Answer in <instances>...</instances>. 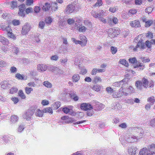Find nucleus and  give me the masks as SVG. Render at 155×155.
<instances>
[{
    "instance_id": "obj_10",
    "label": "nucleus",
    "mask_w": 155,
    "mask_h": 155,
    "mask_svg": "<svg viewBox=\"0 0 155 155\" xmlns=\"http://www.w3.org/2000/svg\"><path fill=\"white\" fill-rule=\"evenodd\" d=\"M76 7L74 4L68 5L66 8L65 10L67 13L70 14L75 11Z\"/></svg>"
},
{
    "instance_id": "obj_49",
    "label": "nucleus",
    "mask_w": 155,
    "mask_h": 155,
    "mask_svg": "<svg viewBox=\"0 0 155 155\" xmlns=\"http://www.w3.org/2000/svg\"><path fill=\"white\" fill-rule=\"evenodd\" d=\"M25 90L26 93L27 94H30L31 91H33V89L31 87H25Z\"/></svg>"
},
{
    "instance_id": "obj_51",
    "label": "nucleus",
    "mask_w": 155,
    "mask_h": 155,
    "mask_svg": "<svg viewBox=\"0 0 155 155\" xmlns=\"http://www.w3.org/2000/svg\"><path fill=\"white\" fill-rule=\"evenodd\" d=\"M24 129V126L23 125L20 124L18 127L17 131L18 132H21Z\"/></svg>"
},
{
    "instance_id": "obj_8",
    "label": "nucleus",
    "mask_w": 155,
    "mask_h": 155,
    "mask_svg": "<svg viewBox=\"0 0 155 155\" xmlns=\"http://www.w3.org/2000/svg\"><path fill=\"white\" fill-rule=\"evenodd\" d=\"M91 13V15L95 18L100 19L102 17L105 15V12L104 11L101 10L99 12L95 11H92Z\"/></svg>"
},
{
    "instance_id": "obj_20",
    "label": "nucleus",
    "mask_w": 155,
    "mask_h": 155,
    "mask_svg": "<svg viewBox=\"0 0 155 155\" xmlns=\"http://www.w3.org/2000/svg\"><path fill=\"white\" fill-rule=\"evenodd\" d=\"M75 26L77 27V29L80 32H84L86 30V28L84 26H82L80 24H75Z\"/></svg>"
},
{
    "instance_id": "obj_55",
    "label": "nucleus",
    "mask_w": 155,
    "mask_h": 155,
    "mask_svg": "<svg viewBox=\"0 0 155 155\" xmlns=\"http://www.w3.org/2000/svg\"><path fill=\"white\" fill-rule=\"evenodd\" d=\"M1 50L2 51V52L5 53H7L8 51V48L7 47H5L4 46H2L1 47Z\"/></svg>"
},
{
    "instance_id": "obj_42",
    "label": "nucleus",
    "mask_w": 155,
    "mask_h": 155,
    "mask_svg": "<svg viewBox=\"0 0 155 155\" xmlns=\"http://www.w3.org/2000/svg\"><path fill=\"white\" fill-rule=\"evenodd\" d=\"M43 112L38 109L37 110L35 113V115L39 117H42L43 115Z\"/></svg>"
},
{
    "instance_id": "obj_22",
    "label": "nucleus",
    "mask_w": 155,
    "mask_h": 155,
    "mask_svg": "<svg viewBox=\"0 0 155 155\" xmlns=\"http://www.w3.org/2000/svg\"><path fill=\"white\" fill-rule=\"evenodd\" d=\"M134 68H136V69L138 71H141L143 70L144 69L145 66L143 64L140 63L139 64H137L134 66Z\"/></svg>"
},
{
    "instance_id": "obj_11",
    "label": "nucleus",
    "mask_w": 155,
    "mask_h": 155,
    "mask_svg": "<svg viewBox=\"0 0 155 155\" xmlns=\"http://www.w3.org/2000/svg\"><path fill=\"white\" fill-rule=\"evenodd\" d=\"M92 106V108L96 111H100L102 110L104 107V105L102 104L99 103H96L95 104H93Z\"/></svg>"
},
{
    "instance_id": "obj_15",
    "label": "nucleus",
    "mask_w": 155,
    "mask_h": 155,
    "mask_svg": "<svg viewBox=\"0 0 155 155\" xmlns=\"http://www.w3.org/2000/svg\"><path fill=\"white\" fill-rule=\"evenodd\" d=\"M48 70L54 72L55 74H57L59 73L60 70L57 67L52 65L48 66Z\"/></svg>"
},
{
    "instance_id": "obj_3",
    "label": "nucleus",
    "mask_w": 155,
    "mask_h": 155,
    "mask_svg": "<svg viewBox=\"0 0 155 155\" xmlns=\"http://www.w3.org/2000/svg\"><path fill=\"white\" fill-rule=\"evenodd\" d=\"M140 138V136L130 133L127 134L125 140L128 142L133 143L137 142Z\"/></svg>"
},
{
    "instance_id": "obj_33",
    "label": "nucleus",
    "mask_w": 155,
    "mask_h": 155,
    "mask_svg": "<svg viewBox=\"0 0 155 155\" xmlns=\"http://www.w3.org/2000/svg\"><path fill=\"white\" fill-rule=\"evenodd\" d=\"M147 101L148 102H149L150 103L151 105H153L154 104V103L155 102V99H154V97L153 96L149 97L147 98Z\"/></svg>"
},
{
    "instance_id": "obj_13",
    "label": "nucleus",
    "mask_w": 155,
    "mask_h": 155,
    "mask_svg": "<svg viewBox=\"0 0 155 155\" xmlns=\"http://www.w3.org/2000/svg\"><path fill=\"white\" fill-rule=\"evenodd\" d=\"M26 8V6L24 4H21L19 6V12H18V14L19 15L23 17L25 16Z\"/></svg>"
},
{
    "instance_id": "obj_17",
    "label": "nucleus",
    "mask_w": 155,
    "mask_h": 155,
    "mask_svg": "<svg viewBox=\"0 0 155 155\" xmlns=\"http://www.w3.org/2000/svg\"><path fill=\"white\" fill-rule=\"evenodd\" d=\"M48 68V66L43 64H39L38 65L37 69L40 71H45Z\"/></svg>"
},
{
    "instance_id": "obj_52",
    "label": "nucleus",
    "mask_w": 155,
    "mask_h": 155,
    "mask_svg": "<svg viewBox=\"0 0 155 155\" xmlns=\"http://www.w3.org/2000/svg\"><path fill=\"white\" fill-rule=\"evenodd\" d=\"M145 45V46L148 48H151V43L150 42V41H149L147 40L146 41Z\"/></svg>"
},
{
    "instance_id": "obj_5",
    "label": "nucleus",
    "mask_w": 155,
    "mask_h": 155,
    "mask_svg": "<svg viewBox=\"0 0 155 155\" xmlns=\"http://www.w3.org/2000/svg\"><path fill=\"white\" fill-rule=\"evenodd\" d=\"M108 36L111 38L117 37L120 33V30L117 28L109 29L108 32Z\"/></svg>"
},
{
    "instance_id": "obj_26",
    "label": "nucleus",
    "mask_w": 155,
    "mask_h": 155,
    "mask_svg": "<svg viewBox=\"0 0 155 155\" xmlns=\"http://www.w3.org/2000/svg\"><path fill=\"white\" fill-rule=\"evenodd\" d=\"M51 6L48 3H46L42 7L43 10L45 11H47L49 10Z\"/></svg>"
},
{
    "instance_id": "obj_35",
    "label": "nucleus",
    "mask_w": 155,
    "mask_h": 155,
    "mask_svg": "<svg viewBox=\"0 0 155 155\" xmlns=\"http://www.w3.org/2000/svg\"><path fill=\"white\" fill-rule=\"evenodd\" d=\"M57 4L56 2H52L51 4V7L52 10L55 11L58 9Z\"/></svg>"
},
{
    "instance_id": "obj_4",
    "label": "nucleus",
    "mask_w": 155,
    "mask_h": 155,
    "mask_svg": "<svg viewBox=\"0 0 155 155\" xmlns=\"http://www.w3.org/2000/svg\"><path fill=\"white\" fill-rule=\"evenodd\" d=\"M35 111L34 108H31L28 109L23 114V118L25 119L28 121L31 120L32 117Z\"/></svg>"
},
{
    "instance_id": "obj_7",
    "label": "nucleus",
    "mask_w": 155,
    "mask_h": 155,
    "mask_svg": "<svg viewBox=\"0 0 155 155\" xmlns=\"http://www.w3.org/2000/svg\"><path fill=\"white\" fill-rule=\"evenodd\" d=\"M31 28L30 24L28 23H26L23 26L21 31V34L23 35H26L28 34Z\"/></svg>"
},
{
    "instance_id": "obj_2",
    "label": "nucleus",
    "mask_w": 155,
    "mask_h": 155,
    "mask_svg": "<svg viewBox=\"0 0 155 155\" xmlns=\"http://www.w3.org/2000/svg\"><path fill=\"white\" fill-rule=\"evenodd\" d=\"M148 81L147 79L143 78L141 81H137L136 82L135 86L139 90L142 89L143 87L147 88L148 87Z\"/></svg>"
},
{
    "instance_id": "obj_59",
    "label": "nucleus",
    "mask_w": 155,
    "mask_h": 155,
    "mask_svg": "<svg viewBox=\"0 0 155 155\" xmlns=\"http://www.w3.org/2000/svg\"><path fill=\"white\" fill-rule=\"evenodd\" d=\"M7 64V63L5 61L2 60L0 61V67H5Z\"/></svg>"
},
{
    "instance_id": "obj_61",
    "label": "nucleus",
    "mask_w": 155,
    "mask_h": 155,
    "mask_svg": "<svg viewBox=\"0 0 155 155\" xmlns=\"http://www.w3.org/2000/svg\"><path fill=\"white\" fill-rule=\"evenodd\" d=\"M62 110L65 114H68L70 112V109L67 107H63Z\"/></svg>"
},
{
    "instance_id": "obj_62",
    "label": "nucleus",
    "mask_w": 155,
    "mask_h": 155,
    "mask_svg": "<svg viewBox=\"0 0 155 155\" xmlns=\"http://www.w3.org/2000/svg\"><path fill=\"white\" fill-rule=\"evenodd\" d=\"M10 71L12 73H15L17 71V68L14 66L11 67L10 69Z\"/></svg>"
},
{
    "instance_id": "obj_43",
    "label": "nucleus",
    "mask_w": 155,
    "mask_h": 155,
    "mask_svg": "<svg viewBox=\"0 0 155 155\" xmlns=\"http://www.w3.org/2000/svg\"><path fill=\"white\" fill-rule=\"evenodd\" d=\"M106 91L107 93L110 94L113 93L115 91H114L112 88L110 87H108L106 88Z\"/></svg>"
},
{
    "instance_id": "obj_39",
    "label": "nucleus",
    "mask_w": 155,
    "mask_h": 155,
    "mask_svg": "<svg viewBox=\"0 0 155 155\" xmlns=\"http://www.w3.org/2000/svg\"><path fill=\"white\" fill-rule=\"evenodd\" d=\"M8 138H9V136L4 135L2 136L1 138L3 140L4 143H7L9 141Z\"/></svg>"
},
{
    "instance_id": "obj_16",
    "label": "nucleus",
    "mask_w": 155,
    "mask_h": 155,
    "mask_svg": "<svg viewBox=\"0 0 155 155\" xmlns=\"http://www.w3.org/2000/svg\"><path fill=\"white\" fill-rule=\"evenodd\" d=\"M130 25L133 27L138 28L140 26L139 21L138 20H135L131 21Z\"/></svg>"
},
{
    "instance_id": "obj_30",
    "label": "nucleus",
    "mask_w": 155,
    "mask_h": 155,
    "mask_svg": "<svg viewBox=\"0 0 155 155\" xmlns=\"http://www.w3.org/2000/svg\"><path fill=\"white\" fill-rule=\"evenodd\" d=\"M60 105L61 103L60 102H56L53 104V108L55 110L57 109L60 107Z\"/></svg>"
},
{
    "instance_id": "obj_29",
    "label": "nucleus",
    "mask_w": 155,
    "mask_h": 155,
    "mask_svg": "<svg viewBox=\"0 0 155 155\" xmlns=\"http://www.w3.org/2000/svg\"><path fill=\"white\" fill-rule=\"evenodd\" d=\"M7 35L9 37L11 38H12L14 39H15L16 38L15 37L14 35L12 33V30L11 28L9 31H7Z\"/></svg>"
},
{
    "instance_id": "obj_23",
    "label": "nucleus",
    "mask_w": 155,
    "mask_h": 155,
    "mask_svg": "<svg viewBox=\"0 0 155 155\" xmlns=\"http://www.w3.org/2000/svg\"><path fill=\"white\" fill-rule=\"evenodd\" d=\"M18 117L15 115H13L11 117L10 121L12 123H15L18 121Z\"/></svg>"
},
{
    "instance_id": "obj_28",
    "label": "nucleus",
    "mask_w": 155,
    "mask_h": 155,
    "mask_svg": "<svg viewBox=\"0 0 155 155\" xmlns=\"http://www.w3.org/2000/svg\"><path fill=\"white\" fill-rule=\"evenodd\" d=\"M72 79L73 82H76L80 79V76L79 74H75L73 76Z\"/></svg>"
},
{
    "instance_id": "obj_53",
    "label": "nucleus",
    "mask_w": 155,
    "mask_h": 155,
    "mask_svg": "<svg viewBox=\"0 0 155 155\" xmlns=\"http://www.w3.org/2000/svg\"><path fill=\"white\" fill-rule=\"evenodd\" d=\"M52 22V19L50 17L47 18L45 19V22L46 24H50Z\"/></svg>"
},
{
    "instance_id": "obj_9",
    "label": "nucleus",
    "mask_w": 155,
    "mask_h": 155,
    "mask_svg": "<svg viewBox=\"0 0 155 155\" xmlns=\"http://www.w3.org/2000/svg\"><path fill=\"white\" fill-rule=\"evenodd\" d=\"M138 41V42L136 47L134 48L133 50L134 51H136L137 50V49L139 48L140 49H144L146 48L145 43L142 42V40H140Z\"/></svg>"
},
{
    "instance_id": "obj_19",
    "label": "nucleus",
    "mask_w": 155,
    "mask_h": 155,
    "mask_svg": "<svg viewBox=\"0 0 155 155\" xmlns=\"http://www.w3.org/2000/svg\"><path fill=\"white\" fill-rule=\"evenodd\" d=\"M1 87L3 89H6L8 87H9L10 85L8 81H4L1 82Z\"/></svg>"
},
{
    "instance_id": "obj_54",
    "label": "nucleus",
    "mask_w": 155,
    "mask_h": 155,
    "mask_svg": "<svg viewBox=\"0 0 155 155\" xmlns=\"http://www.w3.org/2000/svg\"><path fill=\"white\" fill-rule=\"evenodd\" d=\"M129 62L132 64H134L137 62V60L135 58H130L129 59Z\"/></svg>"
},
{
    "instance_id": "obj_31",
    "label": "nucleus",
    "mask_w": 155,
    "mask_h": 155,
    "mask_svg": "<svg viewBox=\"0 0 155 155\" xmlns=\"http://www.w3.org/2000/svg\"><path fill=\"white\" fill-rule=\"evenodd\" d=\"M10 48L13 49L12 51L16 54H17L19 52V50L18 48L15 47L14 45H12Z\"/></svg>"
},
{
    "instance_id": "obj_6",
    "label": "nucleus",
    "mask_w": 155,
    "mask_h": 155,
    "mask_svg": "<svg viewBox=\"0 0 155 155\" xmlns=\"http://www.w3.org/2000/svg\"><path fill=\"white\" fill-rule=\"evenodd\" d=\"M123 87H121L117 91L113 93L112 94L113 97L114 98H117L120 97L123 95L127 96L128 93L123 91Z\"/></svg>"
},
{
    "instance_id": "obj_18",
    "label": "nucleus",
    "mask_w": 155,
    "mask_h": 155,
    "mask_svg": "<svg viewBox=\"0 0 155 155\" xmlns=\"http://www.w3.org/2000/svg\"><path fill=\"white\" fill-rule=\"evenodd\" d=\"M70 97L74 101H77L79 99L78 96L77 95L75 92H72L70 94Z\"/></svg>"
},
{
    "instance_id": "obj_36",
    "label": "nucleus",
    "mask_w": 155,
    "mask_h": 155,
    "mask_svg": "<svg viewBox=\"0 0 155 155\" xmlns=\"http://www.w3.org/2000/svg\"><path fill=\"white\" fill-rule=\"evenodd\" d=\"M84 23L85 25L87 26L88 28H91L92 27V24L89 21L85 20L84 21Z\"/></svg>"
},
{
    "instance_id": "obj_63",
    "label": "nucleus",
    "mask_w": 155,
    "mask_h": 155,
    "mask_svg": "<svg viewBox=\"0 0 155 155\" xmlns=\"http://www.w3.org/2000/svg\"><path fill=\"white\" fill-rule=\"evenodd\" d=\"M45 25V23L44 21H40L39 23V27L41 29L43 28Z\"/></svg>"
},
{
    "instance_id": "obj_45",
    "label": "nucleus",
    "mask_w": 155,
    "mask_h": 155,
    "mask_svg": "<svg viewBox=\"0 0 155 155\" xmlns=\"http://www.w3.org/2000/svg\"><path fill=\"white\" fill-rule=\"evenodd\" d=\"M101 88V86L99 85H94L92 87V89L96 91H99Z\"/></svg>"
},
{
    "instance_id": "obj_64",
    "label": "nucleus",
    "mask_w": 155,
    "mask_h": 155,
    "mask_svg": "<svg viewBox=\"0 0 155 155\" xmlns=\"http://www.w3.org/2000/svg\"><path fill=\"white\" fill-rule=\"evenodd\" d=\"M150 125L153 127H155V118L151 120Z\"/></svg>"
},
{
    "instance_id": "obj_57",
    "label": "nucleus",
    "mask_w": 155,
    "mask_h": 155,
    "mask_svg": "<svg viewBox=\"0 0 155 155\" xmlns=\"http://www.w3.org/2000/svg\"><path fill=\"white\" fill-rule=\"evenodd\" d=\"M18 89L16 87H12L10 90V93L11 94H14L17 92Z\"/></svg>"
},
{
    "instance_id": "obj_58",
    "label": "nucleus",
    "mask_w": 155,
    "mask_h": 155,
    "mask_svg": "<svg viewBox=\"0 0 155 155\" xmlns=\"http://www.w3.org/2000/svg\"><path fill=\"white\" fill-rule=\"evenodd\" d=\"M11 6L12 8H14L17 7V2L12 1L11 2Z\"/></svg>"
},
{
    "instance_id": "obj_25",
    "label": "nucleus",
    "mask_w": 155,
    "mask_h": 155,
    "mask_svg": "<svg viewBox=\"0 0 155 155\" xmlns=\"http://www.w3.org/2000/svg\"><path fill=\"white\" fill-rule=\"evenodd\" d=\"M0 42L4 45H8L9 43L8 40L6 38L0 35Z\"/></svg>"
},
{
    "instance_id": "obj_60",
    "label": "nucleus",
    "mask_w": 155,
    "mask_h": 155,
    "mask_svg": "<svg viewBox=\"0 0 155 155\" xmlns=\"http://www.w3.org/2000/svg\"><path fill=\"white\" fill-rule=\"evenodd\" d=\"M71 40L74 43H75L76 45L78 44L80 45V44H81V41L76 40L74 38H72Z\"/></svg>"
},
{
    "instance_id": "obj_27",
    "label": "nucleus",
    "mask_w": 155,
    "mask_h": 155,
    "mask_svg": "<svg viewBox=\"0 0 155 155\" xmlns=\"http://www.w3.org/2000/svg\"><path fill=\"white\" fill-rule=\"evenodd\" d=\"M126 92L128 93V94L129 93H134V88L131 86H130L128 87H127L126 89Z\"/></svg>"
},
{
    "instance_id": "obj_32",
    "label": "nucleus",
    "mask_w": 155,
    "mask_h": 155,
    "mask_svg": "<svg viewBox=\"0 0 155 155\" xmlns=\"http://www.w3.org/2000/svg\"><path fill=\"white\" fill-rule=\"evenodd\" d=\"M119 62L120 64L126 67H127L128 66L129 64L128 62L124 59H120V60Z\"/></svg>"
},
{
    "instance_id": "obj_24",
    "label": "nucleus",
    "mask_w": 155,
    "mask_h": 155,
    "mask_svg": "<svg viewBox=\"0 0 155 155\" xmlns=\"http://www.w3.org/2000/svg\"><path fill=\"white\" fill-rule=\"evenodd\" d=\"M114 106L112 107V109L114 110H115L117 111L121 109V105L118 103L114 104Z\"/></svg>"
},
{
    "instance_id": "obj_46",
    "label": "nucleus",
    "mask_w": 155,
    "mask_h": 155,
    "mask_svg": "<svg viewBox=\"0 0 155 155\" xmlns=\"http://www.w3.org/2000/svg\"><path fill=\"white\" fill-rule=\"evenodd\" d=\"M83 37L84 41H81V44H80L82 47H84L86 45L87 41L86 37L84 36H83Z\"/></svg>"
},
{
    "instance_id": "obj_1",
    "label": "nucleus",
    "mask_w": 155,
    "mask_h": 155,
    "mask_svg": "<svg viewBox=\"0 0 155 155\" xmlns=\"http://www.w3.org/2000/svg\"><path fill=\"white\" fill-rule=\"evenodd\" d=\"M148 148H143L141 150L139 155H153L155 154V145L152 144L147 147Z\"/></svg>"
},
{
    "instance_id": "obj_44",
    "label": "nucleus",
    "mask_w": 155,
    "mask_h": 155,
    "mask_svg": "<svg viewBox=\"0 0 155 155\" xmlns=\"http://www.w3.org/2000/svg\"><path fill=\"white\" fill-rule=\"evenodd\" d=\"M103 2L102 0H97V2L95 5H94V7H96L100 6L102 5Z\"/></svg>"
},
{
    "instance_id": "obj_21",
    "label": "nucleus",
    "mask_w": 155,
    "mask_h": 155,
    "mask_svg": "<svg viewBox=\"0 0 155 155\" xmlns=\"http://www.w3.org/2000/svg\"><path fill=\"white\" fill-rule=\"evenodd\" d=\"M136 133L135 134H137V135L140 136V137L143 135V130L140 127H138L135 128Z\"/></svg>"
},
{
    "instance_id": "obj_41",
    "label": "nucleus",
    "mask_w": 155,
    "mask_h": 155,
    "mask_svg": "<svg viewBox=\"0 0 155 155\" xmlns=\"http://www.w3.org/2000/svg\"><path fill=\"white\" fill-rule=\"evenodd\" d=\"M75 122V120L72 118H69L68 116V118H67L66 120L64 121V122L66 123H74Z\"/></svg>"
},
{
    "instance_id": "obj_37",
    "label": "nucleus",
    "mask_w": 155,
    "mask_h": 155,
    "mask_svg": "<svg viewBox=\"0 0 155 155\" xmlns=\"http://www.w3.org/2000/svg\"><path fill=\"white\" fill-rule=\"evenodd\" d=\"M43 112L44 113H49L51 114L53 113L52 110L50 107H48L44 109L43 110Z\"/></svg>"
},
{
    "instance_id": "obj_38",
    "label": "nucleus",
    "mask_w": 155,
    "mask_h": 155,
    "mask_svg": "<svg viewBox=\"0 0 155 155\" xmlns=\"http://www.w3.org/2000/svg\"><path fill=\"white\" fill-rule=\"evenodd\" d=\"M15 77L16 78L20 80H24L25 78V76L24 75H21L19 73H17L15 75Z\"/></svg>"
},
{
    "instance_id": "obj_34",
    "label": "nucleus",
    "mask_w": 155,
    "mask_h": 155,
    "mask_svg": "<svg viewBox=\"0 0 155 155\" xmlns=\"http://www.w3.org/2000/svg\"><path fill=\"white\" fill-rule=\"evenodd\" d=\"M43 85L48 88H51L52 87V85L48 81H45L43 82Z\"/></svg>"
},
{
    "instance_id": "obj_12",
    "label": "nucleus",
    "mask_w": 155,
    "mask_h": 155,
    "mask_svg": "<svg viewBox=\"0 0 155 155\" xmlns=\"http://www.w3.org/2000/svg\"><path fill=\"white\" fill-rule=\"evenodd\" d=\"M80 108L81 110H87L92 108V106L88 103H83L81 104Z\"/></svg>"
},
{
    "instance_id": "obj_48",
    "label": "nucleus",
    "mask_w": 155,
    "mask_h": 155,
    "mask_svg": "<svg viewBox=\"0 0 155 155\" xmlns=\"http://www.w3.org/2000/svg\"><path fill=\"white\" fill-rule=\"evenodd\" d=\"M111 51L113 54H115L117 51V49L116 47L111 46L110 47Z\"/></svg>"
},
{
    "instance_id": "obj_14",
    "label": "nucleus",
    "mask_w": 155,
    "mask_h": 155,
    "mask_svg": "<svg viewBox=\"0 0 155 155\" xmlns=\"http://www.w3.org/2000/svg\"><path fill=\"white\" fill-rule=\"evenodd\" d=\"M137 150L136 146H133L129 147L128 148V152L130 155H135Z\"/></svg>"
},
{
    "instance_id": "obj_40",
    "label": "nucleus",
    "mask_w": 155,
    "mask_h": 155,
    "mask_svg": "<svg viewBox=\"0 0 155 155\" xmlns=\"http://www.w3.org/2000/svg\"><path fill=\"white\" fill-rule=\"evenodd\" d=\"M0 27L1 29L4 31H9L10 30V28L9 26H6L5 25H1Z\"/></svg>"
},
{
    "instance_id": "obj_50",
    "label": "nucleus",
    "mask_w": 155,
    "mask_h": 155,
    "mask_svg": "<svg viewBox=\"0 0 155 155\" xmlns=\"http://www.w3.org/2000/svg\"><path fill=\"white\" fill-rule=\"evenodd\" d=\"M153 23V21L152 20H149L145 23V26L146 27H149Z\"/></svg>"
},
{
    "instance_id": "obj_56",
    "label": "nucleus",
    "mask_w": 155,
    "mask_h": 155,
    "mask_svg": "<svg viewBox=\"0 0 155 155\" xmlns=\"http://www.w3.org/2000/svg\"><path fill=\"white\" fill-rule=\"evenodd\" d=\"M67 52V50L64 48H61L59 50V52L61 54H64Z\"/></svg>"
},
{
    "instance_id": "obj_47",
    "label": "nucleus",
    "mask_w": 155,
    "mask_h": 155,
    "mask_svg": "<svg viewBox=\"0 0 155 155\" xmlns=\"http://www.w3.org/2000/svg\"><path fill=\"white\" fill-rule=\"evenodd\" d=\"M18 95L22 99H24L26 98V96L22 90H20L18 93Z\"/></svg>"
}]
</instances>
